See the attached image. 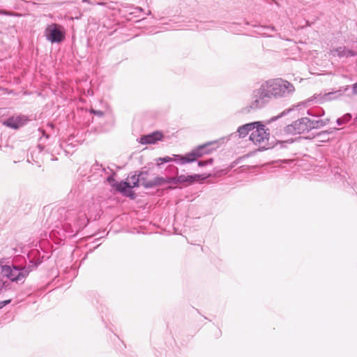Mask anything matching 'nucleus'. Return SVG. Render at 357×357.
<instances>
[{"mask_svg":"<svg viewBox=\"0 0 357 357\" xmlns=\"http://www.w3.org/2000/svg\"><path fill=\"white\" fill-rule=\"evenodd\" d=\"M307 114H309L310 115H312V114L310 111L307 112Z\"/></svg>","mask_w":357,"mask_h":357,"instance_id":"32","label":"nucleus"},{"mask_svg":"<svg viewBox=\"0 0 357 357\" xmlns=\"http://www.w3.org/2000/svg\"><path fill=\"white\" fill-rule=\"evenodd\" d=\"M349 86H342L337 91L328 92L324 94H314L306 100V103L314 102L315 103L323 104L324 102L337 99L349 89Z\"/></svg>","mask_w":357,"mask_h":357,"instance_id":"7","label":"nucleus"},{"mask_svg":"<svg viewBox=\"0 0 357 357\" xmlns=\"http://www.w3.org/2000/svg\"><path fill=\"white\" fill-rule=\"evenodd\" d=\"M177 156H182V155H173V157L165 156L163 158H159L158 159H157L158 165H160V163H159V162H160L161 163H163V162H172V161H174V162H177L178 164L181 165L179 158Z\"/></svg>","mask_w":357,"mask_h":357,"instance_id":"18","label":"nucleus"},{"mask_svg":"<svg viewBox=\"0 0 357 357\" xmlns=\"http://www.w3.org/2000/svg\"><path fill=\"white\" fill-rule=\"evenodd\" d=\"M324 112L322 109H320L319 113L317 114L318 116H321L324 114Z\"/></svg>","mask_w":357,"mask_h":357,"instance_id":"29","label":"nucleus"},{"mask_svg":"<svg viewBox=\"0 0 357 357\" xmlns=\"http://www.w3.org/2000/svg\"><path fill=\"white\" fill-rule=\"evenodd\" d=\"M115 188L116 190L123 193V195L130 197L132 195L130 191H128L127 190L130 189V183H128L127 181H121L120 183H116L115 184Z\"/></svg>","mask_w":357,"mask_h":357,"instance_id":"16","label":"nucleus"},{"mask_svg":"<svg viewBox=\"0 0 357 357\" xmlns=\"http://www.w3.org/2000/svg\"><path fill=\"white\" fill-rule=\"evenodd\" d=\"M45 37L52 43H59L65 38V31L61 25L52 23L45 31Z\"/></svg>","mask_w":357,"mask_h":357,"instance_id":"8","label":"nucleus"},{"mask_svg":"<svg viewBox=\"0 0 357 357\" xmlns=\"http://www.w3.org/2000/svg\"><path fill=\"white\" fill-rule=\"evenodd\" d=\"M272 99L284 98L291 96L295 91L294 85L283 79H271L264 82Z\"/></svg>","mask_w":357,"mask_h":357,"instance_id":"2","label":"nucleus"},{"mask_svg":"<svg viewBox=\"0 0 357 357\" xmlns=\"http://www.w3.org/2000/svg\"><path fill=\"white\" fill-rule=\"evenodd\" d=\"M130 181L128 183H130V188H135L138 187L139 185V173L135 172V174L132 175L129 178Z\"/></svg>","mask_w":357,"mask_h":357,"instance_id":"19","label":"nucleus"},{"mask_svg":"<svg viewBox=\"0 0 357 357\" xmlns=\"http://www.w3.org/2000/svg\"><path fill=\"white\" fill-rule=\"evenodd\" d=\"M213 162V158H210L206 160H201V161L198 162V166L199 167H205L207 165H212Z\"/></svg>","mask_w":357,"mask_h":357,"instance_id":"22","label":"nucleus"},{"mask_svg":"<svg viewBox=\"0 0 357 357\" xmlns=\"http://www.w3.org/2000/svg\"><path fill=\"white\" fill-rule=\"evenodd\" d=\"M351 119V115L350 114H346L342 117L337 119V123L338 126H342L344 123L349 122Z\"/></svg>","mask_w":357,"mask_h":357,"instance_id":"21","label":"nucleus"},{"mask_svg":"<svg viewBox=\"0 0 357 357\" xmlns=\"http://www.w3.org/2000/svg\"><path fill=\"white\" fill-rule=\"evenodd\" d=\"M96 4L100 5V6H105L106 3L105 2L100 1V2H96Z\"/></svg>","mask_w":357,"mask_h":357,"instance_id":"28","label":"nucleus"},{"mask_svg":"<svg viewBox=\"0 0 357 357\" xmlns=\"http://www.w3.org/2000/svg\"><path fill=\"white\" fill-rule=\"evenodd\" d=\"M352 91L354 94H357V82L353 85Z\"/></svg>","mask_w":357,"mask_h":357,"instance_id":"25","label":"nucleus"},{"mask_svg":"<svg viewBox=\"0 0 357 357\" xmlns=\"http://www.w3.org/2000/svg\"><path fill=\"white\" fill-rule=\"evenodd\" d=\"M82 2L92 4V5L96 4V1L93 2V1H91V0H82Z\"/></svg>","mask_w":357,"mask_h":357,"instance_id":"26","label":"nucleus"},{"mask_svg":"<svg viewBox=\"0 0 357 357\" xmlns=\"http://www.w3.org/2000/svg\"><path fill=\"white\" fill-rule=\"evenodd\" d=\"M271 100V95L264 82L259 89L252 91L250 102L243 109V112L248 114L260 109L268 104Z\"/></svg>","mask_w":357,"mask_h":357,"instance_id":"3","label":"nucleus"},{"mask_svg":"<svg viewBox=\"0 0 357 357\" xmlns=\"http://www.w3.org/2000/svg\"><path fill=\"white\" fill-rule=\"evenodd\" d=\"M160 178H162V181H159L160 182V185H163L165 183H172V184H178V183H179L178 180H177L178 179V176H176V177H167V178L160 177Z\"/></svg>","mask_w":357,"mask_h":357,"instance_id":"20","label":"nucleus"},{"mask_svg":"<svg viewBox=\"0 0 357 357\" xmlns=\"http://www.w3.org/2000/svg\"><path fill=\"white\" fill-rule=\"evenodd\" d=\"M256 124H258V123L255 121L252 123H246L238 127L237 132L238 134L239 137L243 138L245 136H247L250 132H252L253 130L255 129V127H257Z\"/></svg>","mask_w":357,"mask_h":357,"instance_id":"15","label":"nucleus"},{"mask_svg":"<svg viewBox=\"0 0 357 357\" xmlns=\"http://www.w3.org/2000/svg\"><path fill=\"white\" fill-rule=\"evenodd\" d=\"M36 267V264H30L24 266H0V284L6 291L10 288V282L23 283L30 272Z\"/></svg>","mask_w":357,"mask_h":357,"instance_id":"1","label":"nucleus"},{"mask_svg":"<svg viewBox=\"0 0 357 357\" xmlns=\"http://www.w3.org/2000/svg\"><path fill=\"white\" fill-rule=\"evenodd\" d=\"M11 302L10 299L0 301V309L6 305L9 304Z\"/></svg>","mask_w":357,"mask_h":357,"instance_id":"24","label":"nucleus"},{"mask_svg":"<svg viewBox=\"0 0 357 357\" xmlns=\"http://www.w3.org/2000/svg\"><path fill=\"white\" fill-rule=\"evenodd\" d=\"M91 113L94 114V115H96V116H98L99 117H102L104 115V112L102 111L96 110V109H91Z\"/></svg>","mask_w":357,"mask_h":357,"instance_id":"23","label":"nucleus"},{"mask_svg":"<svg viewBox=\"0 0 357 357\" xmlns=\"http://www.w3.org/2000/svg\"><path fill=\"white\" fill-rule=\"evenodd\" d=\"M328 119H326V120H324V119L311 120V119H310V128H311V130L320 128L326 126L328 123Z\"/></svg>","mask_w":357,"mask_h":357,"instance_id":"17","label":"nucleus"},{"mask_svg":"<svg viewBox=\"0 0 357 357\" xmlns=\"http://www.w3.org/2000/svg\"><path fill=\"white\" fill-rule=\"evenodd\" d=\"M162 134L160 132H154L147 135H144L140 138V143L143 144H154L157 141L160 140Z\"/></svg>","mask_w":357,"mask_h":357,"instance_id":"14","label":"nucleus"},{"mask_svg":"<svg viewBox=\"0 0 357 357\" xmlns=\"http://www.w3.org/2000/svg\"><path fill=\"white\" fill-rule=\"evenodd\" d=\"M256 122L258 123V124H256L257 127H255V129L251 132L250 140L259 148L266 149H268L266 146L270 136L268 129L266 128L265 126L260 121Z\"/></svg>","mask_w":357,"mask_h":357,"instance_id":"5","label":"nucleus"},{"mask_svg":"<svg viewBox=\"0 0 357 357\" xmlns=\"http://www.w3.org/2000/svg\"><path fill=\"white\" fill-rule=\"evenodd\" d=\"M331 53L334 56L340 58H348L356 56V52L351 50L347 48L344 46L338 47L331 50Z\"/></svg>","mask_w":357,"mask_h":357,"instance_id":"12","label":"nucleus"},{"mask_svg":"<svg viewBox=\"0 0 357 357\" xmlns=\"http://www.w3.org/2000/svg\"><path fill=\"white\" fill-rule=\"evenodd\" d=\"M27 121L25 116H11L3 121V124L13 129H18Z\"/></svg>","mask_w":357,"mask_h":357,"instance_id":"11","label":"nucleus"},{"mask_svg":"<svg viewBox=\"0 0 357 357\" xmlns=\"http://www.w3.org/2000/svg\"><path fill=\"white\" fill-rule=\"evenodd\" d=\"M209 175L204 174L180 175L178 176L177 180H178L179 183H188L191 184L199 179L204 180Z\"/></svg>","mask_w":357,"mask_h":357,"instance_id":"13","label":"nucleus"},{"mask_svg":"<svg viewBox=\"0 0 357 357\" xmlns=\"http://www.w3.org/2000/svg\"><path fill=\"white\" fill-rule=\"evenodd\" d=\"M310 130H311L310 119L307 117L299 119L284 128V132L290 135L301 134Z\"/></svg>","mask_w":357,"mask_h":357,"instance_id":"9","label":"nucleus"},{"mask_svg":"<svg viewBox=\"0 0 357 357\" xmlns=\"http://www.w3.org/2000/svg\"><path fill=\"white\" fill-rule=\"evenodd\" d=\"M107 181H108L109 183H111L112 182H114V181H115V180H114V178L112 176H109V177H107Z\"/></svg>","mask_w":357,"mask_h":357,"instance_id":"27","label":"nucleus"},{"mask_svg":"<svg viewBox=\"0 0 357 357\" xmlns=\"http://www.w3.org/2000/svg\"><path fill=\"white\" fill-rule=\"evenodd\" d=\"M272 31L274 30V28L273 27H269Z\"/></svg>","mask_w":357,"mask_h":357,"instance_id":"33","label":"nucleus"},{"mask_svg":"<svg viewBox=\"0 0 357 357\" xmlns=\"http://www.w3.org/2000/svg\"><path fill=\"white\" fill-rule=\"evenodd\" d=\"M217 144V141L208 142L197 146L190 153H186L184 156H178L179 158L181 165L195 162L197 158L211 153L216 149L217 146H215V145Z\"/></svg>","mask_w":357,"mask_h":357,"instance_id":"4","label":"nucleus"},{"mask_svg":"<svg viewBox=\"0 0 357 357\" xmlns=\"http://www.w3.org/2000/svg\"><path fill=\"white\" fill-rule=\"evenodd\" d=\"M148 172H139V185H143L145 188H152L156 186H160V182L162 181L160 176H155L153 179L148 178Z\"/></svg>","mask_w":357,"mask_h":357,"instance_id":"10","label":"nucleus"},{"mask_svg":"<svg viewBox=\"0 0 357 357\" xmlns=\"http://www.w3.org/2000/svg\"><path fill=\"white\" fill-rule=\"evenodd\" d=\"M279 118V116H275V117H273L271 119V121H275L276 119H278Z\"/></svg>","mask_w":357,"mask_h":357,"instance_id":"30","label":"nucleus"},{"mask_svg":"<svg viewBox=\"0 0 357 357\" xmlns=\"http://www.w3.org/2000/svg\"><path fill=\"white\" fill-rule=\"evenodd\" d=\"M56 232V230H54H54H52V235L54 236Z\"/></svg>","mask_w":357,"mask_h":357,"instance_id":"31","label":"nucleus"},{"mask_svg":"<svg viewBox=\"0 0 357 357\" xmlns=\"http://www.w3.org/2000/svg\"><path fill=\"white\" fill-rule=\"evenodd\" d=\"M63 212L66 213V218L65 222L61 225L63 231L62 234H60L61 239H62V238H66V234L72 236L75 232L77 231L82 225V224H79L78 222H75V219L74 218V215H75V211H66L64 209H62L60 213L62 214ZM82 225H84V223H82Z\"/></svg>","mask_w":357,"mask_h":357,"instance_id":"6","label":"nucleus"}]
</instances>
